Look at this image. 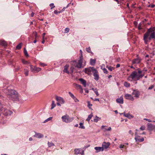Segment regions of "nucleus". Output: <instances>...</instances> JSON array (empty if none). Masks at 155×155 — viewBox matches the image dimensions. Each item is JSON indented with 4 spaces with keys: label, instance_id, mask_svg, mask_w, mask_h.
Returning <instances> with one entry per match:
<instances>
[{
    "label": "nucleus",
    "instance_id": "f257e3e1",
    "mask_svg": "<svg viewBox=\"0 0 155 155\" xmlns=\"http://www.w3.org/2000/svg\"><path fill=\"white\" fill-rule=\"evenodd\" d=\"M152 38L155 39V32L153 29L150 28L144 34L143 40L145 43L147 44L148 42L150 41Z\"/></svg>",
    "mask_w": 155,
    "mask_h": 155
},
{
    "label": "nucleus",
    "instance_id": "f03ea898",
    "mask_svg": "<svg viewBox=\"0 0 155 155\" xmlns=\"http://www.w3.org/2000/svg\"><path fill=\"white\" fill-rule=\"evenodd\" d=\"M142 71L140 70H138V73L136 71L133 72L129 76L127 80L129 81H131L132 80L134 81H137L140 78L143 77L144 75L142 74Z\"/></svg>",
    "mask_w": 155,
    "mask_h": 155
},
{
    "label": "nucleus",
    "instance_id": "7ed1b4c3",
    "mask_svg": "<svg viewBox=\"0 0 155 155\" xmlns=\"http://www.w3.org/2000/svg\"><path fill=\"white\" fill-rule=\"evenodd\" d=\"M6 93L9 96V98L13 101H17L18 100V96L17 92L14 90L8 89Z\"/></svg>",
    "mask_w": 155,
    "mask_h": 155
},
{
    "label": "nucleus",
    "instance_id": "20e7f679",
    "mask_svg": "<svg viewBox=\"0 0 155 155\" xmlns=\"http://www.w3.org/2000/svg\"><path fill=\"white\" fill-rule=\"evenodd\" d=\"M83 60V57H80L78 61V64L75 65V66L78 68H83L82 62Z\"/></svg>",
    "mask_w": 155,
    "mask_h": 155
},
{
    "label": "nucleus",
    "instance_id": "39448f33",
    "mask_svg": "<svg viewBox=\"0 0 155 155\" xmlns=\"http://www.w3.org/2000/svg\"><path fill=\"white\" fill-rule=\"evenodd\" d=\"M41 68L36 67L35 66L30 65V70L31 72L34 73L38 72L41 70Z\"/></svg>",
    "mask_w": 155,
    "mask_h": 155
},
{
    "label": "nucleus",
    "instance_id": "423d86ee",
    "mask_svg": "<svg viewBox=\"0 0 155 155\" xmlns=\"http://www.w3.org/2000/svg\"><path fill=\"white\" fill-rule=\"evenodd\" d=\"M3 110L2 111L3 114L5 116L10 115L12 113V112L9 110L5 109V108H3Z\"/></svg>",
    "mask_w": 155,
    "mask_h": 155
},
{
    "label": "nucleus",
    "instance_id": "0eeeda50",
    "mask_svg": "<svg viewBox=\"0 0 155 155\" xmlns=\"http://www.w3.org/2000/svg\"><path fill=\"white\" fill-rule=\"evenodd\" d=\"M75 154L76 155L80 154L83 155L84 154V151L82 149H76L74 150Z\"/></svg>",
    "mask_w": 155,
    "mask_h": 155
},
{
    "label": "nucleus",
    "instance_id": "6e6552de",
    "mask_svg": "<svg viewBox=\"0 0 155 155\" xmlns=\"http://www.w3.org/2000/svg\"><path fill=\"white\" fill-rule=\"evenodd\" d=\"M110 145V143L109 142H104L102 144V148L103 150L104 149H107L108 148Z\"/></svg>",
    "mask_w": 155,
    "mask_h": 155
},
{
    "label": "nucleus",
    "instance_id": "1a4fd4ad",
    "mask_svg": "<svg viewBox=\"0 0 155 155\" xmlns=\"http://www.w3.org/2000/svg\"><path fill=\"white\" fill-rule=\"evenodd\" d=\"M96 69H94V67H89L87 68H85V69L84 71L85 73L89 74L90 73L91 71H92L93 72H94V70H95Z\"/></svg>",
    "mask_w": 155,
    "mask_h": 155
},
{
    "label": "nucleus",
    "instance_id": "9d476101",
    "mask_svg": "<svg viewBox=\"0 0 155 155\" xmlns=\"http://www.w3.org/2000/svg\"><path fill=\"white\" fill-rule=\"evenodd\" d=\"M135 140L136 141H138L139 142H142L144 140V139L143 137H140L139 136L137 135L135 137Z\"/></svg>",
    "mask_w": 155,
    "mask_h": 155
},
{
    "label": "nucleus",
    "instance_id": "9b49d317",
    "mask_svg": "<svg viewBox=\"0 0 155 155\" xmlns=\"http://www.w3.org/2000/svg\"><path fill=\"white\" fill-rule=\"evenodd\" d=\"M124 97L126 99L132 101H133L134 100L133 97L130 94H125Z\"/></svg>",
    "mask_w": 155,
    "mask_h": 155
},
{
    "label": "nucleus",
    "instance_id": "f8f14e48",
    "mask_svg": "<svg viewBox=\"0 0 155 155\" xmlns=\"http://www.w3.org/2000/svg\"><path fill=\"white\" fill-rule=\"evenodd\" d=\"M132 94L134 95V97L138 98L140 95V92L136 90H134Z\"/></svg>",
    "mask_w": 155,
    "mask_h": 155
},
{
    "label": "nucleus",
    "instance_id": "ddd939ff",
    "mask_svg": "<svg viewBox=\"0 0 155 155\" xmlns=\"http://www.w3.org/2000/svg\"><path fill=\"white\" fill-rule=\"evenodd\" d=\"M56 99L58 102L60 103L61 104H63L64 103V99L62 98L61 97H58L56 96Z\"/></svg>",
    "mask_w": 155,
    "mask_h": 155
},
{
    "label": "nucleus",
    "instance_id": "4468645a",
    "mask_svg": "<svg viewBox=\"0 0 155 155\" xmlns=\"http://www.w3.org/2000/svg\"><path fill=\"white\" fill-rule=\"evenodd\" d=\"M94 72L93 73V76L94 77V79L96 81H97L99 79V76L98 74V72L97 70H94Z\"/></svg>",
    "mask_w": 155,
    "mask_h": 155
},
{
    "label": "nucleus",
    "instance_id": "2eb2a0df",
    "mask_svg": "<svg viewBox=\"0 0 155 155\" xmlns=\"http://www.w3.org/2000/svg\"><path fill=\"white\" fill-rule=\"evenodd\" d=\"M147 125V129L149 130H152L154 128H155V125H153L150 123H148Z\"/></svg>",
    "mask_w": 155,
    "mask_h": 155
},
{
    "label": "nucleus",
    "instance_id": "dca6fc26",
    "mask_svg": "<svg viewBox=\"0 0 155 155\" xmlns=\"http://www.w3.org/2000/svg\"><path fill=\"white\" fill-rule=\"evenodd\" d=\"M68 94H69L70 96L73 99L74 101L75 102H77L79 101L78 100L76 97L72 93L70 92H69Z\"/></svg>",
    "mask_w": 155,
    "mask_h": 155
},
{
    "label": "nucleus",
    "instance_id": "f3484780",
    "mask_svg": "<svg viewBox=\"0 0 155 155\" xmlns=\"http://www.w3.org/2000/svg\"><path fill=\"white\" fill-rule=\"evenodd\" d=\"M62 120L63 122L67 123L68 122V116L66 114L65 115L61 117Z\"/></svg>",
    "mask_w": 155,
    "mask_h": 155
},
{
    "label": "nucleus",
    "instance_id": "a211bd4d",
    "mask_svg": "<svg viewBox=\"0 0 155 155\" xmlns=\"http://www.w3.org/2000/svg\"><path fill=\"white\" fill-rule=\"evenodd\" d=\"M141 61V59L139 58L135 59L132 61L133 64H137L139 63Z\"/></svg>",
    "mask_w": 155,
    "mask_h": 155
},
{
    "label": "nucleus",
    "instance_id": "6ab92c4d",
    "mask_svg": "<svg viewBox=\"0 0 155 155\" xmlns=\"http://www.w3.org/2000/svg\"><path fill=\"white\" fill-rule=\"evenodd\" d=\"M34 136L38 138H41L43 137L44 135L41 134L36 133Z\"/></svg>",
    "mask_w": 155,
    "mask_h": 155
},
{
    "label": "nucleus",
    "instance_id": "aec40b11",
    "mask_svg": "<svg viewBox=\"0 0 155 155\" xmlns=\"http://www.w3.org/2000/svg\"><path fill=\"white\" fill-rule=\"evenodd\" d=\"M116 101L117 103L120 104H123L124 103L123 98L122 96L117 99Z\"/></svg>",
    "mask_w": 155,
    "mask_h": 155
},
{
    "label": "nucleus",
    "instance_id": "412c9836",
    "mask_svg": "<svg viewBox=\"0 0 155 155\" xmlns=\"http://www.w3.org/2000/svg\"><path fill=\"white\" fill-rule=\"evenodd\" d=\"M94 148L96 150V153H98L101 151H103L104 150L102 147H95Z\"/></svg>",
    "mask_w": 155,
    "mask_h": 155
},
{
    "label": "nucleus",
    "instance_id": "4be33fe9",
    "mask_svg": "<svg viewBox=\"0 0 155 155\" xmlns=\"http://www.w3.org/2000/svg\"><path fill=\"white\" fill-rule=\"evenodd\" d=\"M0 45L4 46H7V43L5 41L1 40H0Z\"/></svg>",
    "mask_w": 155,
    "mask_h": 155
},
{
    "label": "nucleus",
    "instance_id": "5701e85b",
    "mask_svg": "<svg viewBox=\"0 0 155 155\" xmlns=\"http://www.w3.org/2000/svg\"><path fill=\"white\" fill-rule=\"evenodd\" d=\"M79 80L81 81V83L83 84L84 86L85 87H86V81L84 79L82 78H80L79 79Z\"/></svg>",
    "mask_w": 155,
    "mask_h": 155
},
{
    "label": "nucleus",
    "instance_id": "b1692460",
    "mask_svg": "<svg viewBox=\"0 0 155 155\" xmlns=\"http://www.w3.org/2000/svg\"><path fill=\"white\" fill-rule=\"evenodd\" d=\"M124 115L125 117H127L129 118L130 119L133 117L132 115L129 114L124 113Z\"/></svg>",
    "mask_w": 155,
    "mask_h": 155
},
{
    "label": "nucleus",
    "instance_id": "393cba45",
    "mask_svg": "<svg viewBox=\"0 0 155 155\" xmlns=\"http://www.w3.org/2000/svg\"><path fill=\"white\" fill-rule=\"evenodd\" d=\"M96 62V60L95 59H91L90 60V63L92 65H94L95 64Z\"/></svg>",
    "mask_w": 155,
    "mask_h": 155
},
{
    "label": "nucleus",
    "instance_id": "a878e982",
    "mask_svg": "<svg viewBox=\"0 0 155 155\" xmlns=\"http://www.w3.org/2000/svg\"><path fill=\"white\" fill-rule=\"evenodd\" d=\"M63 72L65 73H68V65H67L64 66Z\"/></svg>",
    "mask_w": 155,
    "mask_h": 155
},
{
    "label": "nucleus",
    "instance_id": "bb28decb",
    "mask_svg": "<svg viewBox=\"0 0 155 155\" xmlns=\"http://www.w3.org/2000/svg\"><path fill=\"white\" fill-rule=\"evenodd\" d=\"M51 110L53 109L56 106V105L55 104L54 101H52V104L51 105Z\"/></svg>",
    "mask_w": 155,
    "mask_h": 155
},
{
    "label": "nucleus",
    "instance_id": "cd10ccee",
    "mask_svg": "<svg viewBox=\"0 0 155 155\" xmlns=\"http://www.w3.org/2000/svg\"><path fill=\"white\" fill-rule=\"evenodd\" d=\"M22 45L21 43H20L18 44L16 47V49L17 50L20 49L21 48Z\"/></svg>",
    "mask_w": 155,
    "mask_h": 155
},
{
    "label": "nucleus",
    "instance_id": "c85d7f7f",
    "mask_svg": "<svg viewBox=\"0 0 155 155\" xmlns=\"http://www.w3.org/2000/svg\"><path fill=\"white\" fill-rule=\"evenodd\" d=\"M124 85L126 87H129L130 86V84L127 82H125L124 83Z\"/></svg>",
    "mask_w": 155,
    "mask_h": 155
},
{
    "label": "nucleus",
    "instance_id": "c756f323",
    "mask_svg": "<svg viewBox=\"0 0 155 155\" xmlns=\"http://www.w3.org/2000/svg\"><path fill=\"white\" fill-rule=\"evenodd\" d=\"M77 87L80 90V91L81 93L83 92V89L81 86L80 85H77Z\"/></svg>",
    "mask_w": 155,
    "mask_h": 155
},
{
    "label": "nucleus",
    "instance_id": "7c9ffc66",
    "mask_svg": "<svg viewBox=\"0 0 155 155\" xmlns=\"http://www.w3.org/2000/svg\"><path fill=\"white\" fill-rule=\"evenodd\" d=\"M92 116H93V115L92 114H91L90 115H89L87 119L86 120L88 122L92 118Z\"/></svg>",
    "mask_w": 155,
    "mask_h": 155
},
{
    "label": "nucleus",
    "instance_id": "2f4dec72",
    "mask_svg": "<svg viewBox=\"0 0 155 155\" xmlns=\"http://www.w3.org/2000/svg\"><path fill=\"white\" fill-rule=\"evenodd\" d=\"M48 144L49 147H51V146H54V143L52 142L50 143L49 142H48Z\"/></svg>",
    "mask_w": 155,
    "mask_h": 155
},
{
    "label": "nucleus",
    "instance_id": "473e14b6",
    "mask_svg": "<svg viewBox=\"0 0 155 155\" xmlns=\"http://www.w3.org/2000/svg\"><path fill=\"white\" fill-rule=\"evenodd\" d=\"M80 126L79 127V128L82 129H84L85 127L83 125V123H80L79 124Z\"/></svg>",
    "mask_w": 155,
    "mask_h": 155
},
{
    "label": "nucleus",
    "instance_id": "72a5a7b5",
    "mask_svg": "<svg viewBox=\"0 0 155 155\" xmlns=\"http://www.w3.org/2000/svg\"><path fill=\"white\" fill-rule=\"evenodd\" d=\"M92 90L94 91L95 93L97 96H98L99 95V94L97 90V89H94L93 88H92Z\"/></svg>",
    "mask_w": 155,
    "mask_h": 155
},
{
    "label": "nucleus",
    "instance_id": "f704fd0d",
    "mask_svg": "<svg viewBox=\"0 0 155 155\" xmlns=\"http://www.w3.org/2000/svg\"><path fill=\"white\" fill-rule=\"evenodd\" d=\"M24 53L25 54V56L26 57H28L29 56V55L27 53V51L25 48H24Z\"/></svg>",
    "mask_w": 155,
    "mask_h": 155
},
{
    "label": "nucleus",
    "instance_id": "c9c22d12",
    "mask_svg": "<svg viewBox=\"0 0 155 155\" xmlns=\"http://www.w3.org/2000/svg\"><path fill=\"white\" fill-rule=\"evenodd\" d=\"M52 117H49V118H48V119H47L45 120L44 121V123H46L49 121H50V120H52Z\"/></svg>",
    "mask_w": 155,
    "mask_h": 155
},
{
    "label": "nucleus",
    "instance_id": "e433bc0d",
    "mask_svg": "<svg viewBox=\"0 0 155 155\" xmlns=\"http://www.w3.org/2000/svg\"><path fill=\"white\" fill-rule=\"evenodd\" d=\"M25 74L26 76H27L28 74V71L27 69H24Z\"/></svg>",
    "mask_w": 155,
    "mask_h": 155
},
{
    "label": "nucleus",
    "instance_id": "4c0bfd02",
    "mask_svg": "<svg viewBox=\"0 0 155 155\" xmlns=\"http://www.w3.org/2000/svg\"><path fill=\"white\" fill-rule=\"evenodd\" d=\"M101 118H99V117L96 116L95 118L94 119V122H97L99 120V119H100Z\"/></svg>",
    "mask_w": 155,
    "mask_h": 155
},
{
    "label": "nucleus",
    "instance_id": "58836bf2",
    "mask_svg": "<svg viewBox=\"0 0 155 155\" xmlns=\"http://www.w3.org/2000/svg\"><path fill=\"white\" fill-rule=\"evenodd\" d=\"M87 104H88V107H89V108L91 109V106H92V104L90 103V101H87Z\"/></svg>",
    "mask_w": 155,
    "mask_h": 155
},
{
    "label": "nucleus",
    "instance_id": "ea45409f",
    "mask_svg": "<svg viewBox=\"0 0 155 155\" xmlns=\"http://www.w3.org/2000/svg\"><path fill=\"white\" fill-rule=\"evenodd\" d=\"M49 5L51 7V9H52L55 7V6L54 5V4L53 3L50 4Z\"/></svg>",
    "mask_w": 155,
    "mask_h": 155
},
{
    "label": "nucleus",
    "instance_id": "a19ab883",
    "mask_svg": "<svg viewBox=\"0 0 155 155\" xmlns=\"http://www.w3.org/2000/svg\"><path fill=\"white\" fill-rule=\"evenodd\" d=\"M86 50L87 52L89 53L91 52V50L90 47L87 48H86Z\"/></svg>",
    "mask_w": 155,
    "mask_h": 155
},
{
    "label": "nucleus",
    "instance_id": "79ce46f5",
    "mask_svg": "<svg viewBox=\"0 0 155 155\" xmlns=\"http://www.w3.org/2000/svg\"><path fill=\"white\" fill-rule=\"evenodd\" d=\"M22 62L24 64H26L29 63V62L28 61H25L24 59H22Z\"/></svg>",
    "mask_w": 155,
    "mask_h": 155
},
{
    "label": "nucleus",
    "instance_id": "37998d69",
    "mask_svg": "<svg viewBox=\"0 0 155 155\" xmlns=\"http://www.w3.org/2000/svg\"><path fill=\"white\" fill-rule=\"evenodd\" d=\"M145 127L144 126H142L140 128V130H144L145 129Z\"/></svg>",
    "mask_w": 155,
    "mask_h": 155
},
{
    "label": "nucleus",
    "instance_id": "c03bdc74",
    "mask_svg": "<svg viewBox=\"0 0 155 155\" xmlns=\"http://www.w3.org/2000/svg\"><path fill=\"white\" fill-rule=\"evenodd\" d=\"M70 69L71 73H73L74 68L73 67H71Z\"/></svg>",
    "mask_w": 155,
    "mask_h": 155
},
{
    "label": "nucleus",
    "instance_id": "a18cd8bd",
    "mask_svg": "<svg viewBox=\"0 0 155 155\" xmlns=\"http://www.w3.org/2000/svg\"><path fill=\"white\" fill-rule=\"evenodd\" d=\"M141 23H140L139 25H138V28L139 30H140L142 29L141 27Z\"/></svg>",
    "mask_w": 155,
    "mask_h": 155
},
{
    "label": "nucleus",
    "instance_id": "49530a36",
    "mask_svg": "<svg viewBox=\"0 0 155 155\" xmlns=\"http://www.w3.org/2000/svg\"><path fill=\"white\" fill-rule=\"evenodd\" d=\"M107 68L111 71H112L113 69H114L113 67H107Z\"/></svg>",
    "mask_w": 155,
    "mask_h": 155
},
{
    "label": "nucleus",
    "instance_id": "de8ad7c7",
    "mask_svg": "<svg viewBox=\"0 0 155 155\" xmlns=\"http://www.w3.org/2000/svg\"><path fill=\"white\" fill-rule=\"evenodd\" d=\"M106 127V126H103V125L102 126V127H101L102 128L104 129V131H107V130H107V129L106 128H104V127Z\"/></svg>",
    "mask_w": 155,
    "mask_h": 155
},
{
    "label": "nucleus",
    "instance_id": "09e8293b",
    "mask_svg": "<svg viewBox=\"0 0 155 155\" xmlns=\"http://www.w3.org/2000/svg\"><path fill=\"white\" fill-rule=\"evenodd\" d=\"M103 71L104 73L106 74L107 73L108 71L105 68H104L103 69Z\"/></svg>",
    "mask_w": 155,
    "mask_h": 155
},
{
    "label": "nucleus",
    "instance_id": "8fccbe9b",
    "mask_svg": "<svg viewBox=\"0 0 155 155\" xmlns=\"http://www.w3.org/2000/svg\"><path fill=\"white\" fill-rule=\"evenodd\" d=\"M61 12H58V11L56 10H55L54 11V13L55 14H58V13H60Z\"/></svg>",
    "mask_w": 155,
    "mask_h": 155
},
{
    "label": "nucleus",
    "instance_id": "3c124183",
    "mask_svg": "<svg viewBox=\"0 0 155 155\" xmlns=\"http://www.w3.org/2000/svg\"><path fill=\"white\" fill-rule=\"evenodd\" d=\"M3 108L2 106V104L1 103H0V111H2L3 110Z\"/></svg>",
    "mask_w": 155,
    "mask_h": 155
},
{
    "label": "nucleus",
    "instance_id": "603ef678",
    "mask_svg": "<svg viewBox=\"0 0 155 155\" xmlns=\"http://www.w3.org/2000/svg\"><path fill=\"white\" fill-rule=\"evenodd\" d=\"M154 86L153 85H151L148 87V89L149 90H151L154 87Z\"/></svg>",
    "mask_w": 155,
    "mask_h": 155
},
{
    "label": "nucleus",
    "instance_id": "864d4df0",
    "mask_svg": "<svg viewBox=\"0 0 155 155\" xmlns=\"http://www.w3.org/2000/svg\"><path fill=\"white\" fill-rule=\"evenodd\" d=\"M129 133L132 136H133L134 134V133L132 132V131L131 130H130L129 131Z\"/></svg>",
    "mask_w": 155,
    "mask_h": 155
},
{
    "label": "nucleus",
    "instance_id": "5fc2aeb1",
    "mask_svg": "<svg viewBox=\"0 0 155 155\" xmlns=\"http://www.w3.org/2000/svg\"><path fill=\"white\" fill-rule=\"evenodd\" d=\"M80 51L81 53V55L80 57H83L82 51H81V50H80Z\"/></svg>",
    "mask_w": 155,
    "mask_h": 155
},
{
    "label": "nucleus",
    "instance_id": "6e6d98bb",
    "mask_svg": "<svg viewBox=\"0 0 155 155\" xmlns=\"http://www.w3.org/2000/svg\"><path fill=\"white\" fill-rule=\"evenodd\" d=\"M72 63V64H75L76 62V61H73L71 62Z\"/></svg>",
    "mask_w": 155,
    "mask_h": 155
},
{
    "label": "nucleus",
    "instance_id": "4d7b16f0",
    "mask_svg": "<svg viewBox=\"0 0 155 155\" xmlns=\"http://www.w3.org/2000/svg\"><path fill=\"white\" fill-rule=\"evenodd\" d=\"M124 145L123 144H120V148H123L124 147Z\"/></svg>",
    "mask_w": 155,
    "mask_h": 155
},
{
    "label": "nucleus",
    "instance_id": "13d9d810",
    "mask_svg": "<svg viewBox=\"0 0 155 155\" xmlns=\"http://www.w3.org/2000/svg\"><path fill=\"white\" fill-rule=\"evenodd\" d=\"M144 120L147 121L149 122H151V121L150 120V119H147L145 118Z\"/></svg>",
    "mask_w": 155,
    "mask_h": 155
},
{
    "label": "nucleus",
    "instance_id": "bf43d9fd",
    "mask_svg": "<svg viewBox=\"0 0 155 155\" xmlns=\"http://www.w3.org/2000/svg\"><path fill=\"white\" fill-rule=\"evenodd\" d=\"M40 65H41V66H45V64H43V63H40Z\"/></svg>",
    "mask_w": 155,
    "mask_h": 155
},
{
    "label": "nucleus",
    "instance_id": "052dcab7",
    "mask_svg": "<svg viewBox=\"0 0 155 155\" xmlns=\"http://www.w3.org/2000/svg\"><path fill=\"white\" fill-rule=\"evenodd\" d=\"M68 28H66L65 29V31L64 32L67 33V32H68Z\"/></svg>",
    "mask_w": 155,
    "mask_h": 155
},
{
    "label": "nucleus",
    "instance_id": "680f3d73",
    "mask_svg": "<svg viewBox=\"0 0 155 155\" xmlns=\"http://www.w3.org/2000/svg\"><path fill=\"white\" fill-rule=\"evenodd\" d=\"M35 38L36 39V38H37V32H35Z\"/></svg>",
    "mask_w": 155,
    "mask_h": 155
},
{
    "label": "nucleus",
    "instance_id": "e2e57ef3",
    "mask_svg": "<svg viewBox=\"0 0 155 155\" xmlns=\"http://www.w3.org/2000/svg\"><path fill=\"white\" fill-rule=\"evenodd\" d=\"M111 127H109L108 129H107V130H107V131H110L111 130Z\"/></svg>",
    "mask_w": 155,
    "mask_h": 155
},
{
    "label": "nucleus",
    "instance_id": "0e129e2a",
    "mask_svg": "<svg viewBox=\"0 0 155 155\" xmlns=\"http://www.w3.org/2000/svg\"><path fill=\"white\" fill-rule=\"evenodd\" d=\"M120 64H117V65H116V67L117 68H118L119 67H120Z\"/></svg>",
    "mask_w": 155,
    "mask_h": 155
},
{
    "label": "nucleus",
    "instance_id": "69168bd1",
    "mask_svg": "<svg viewBox=\"0 0 155 155\" xmlns=\"http://www.w3.org/2000/svg\"><path fill=\"white\" fill-rule=\"evenodd\" d=\"M94 101H99V100L98 98H95V99L94 100Z\"/></svg>",
    "mask_w": 155,
    "mask_h": 155
},
{
    "label": "nucleus",
    "instance_id": "338daca9",
    "mask_svg": "<svg viewBox=\"0 0 155 155\" xmlns=\"http://www.w3.org/2000/svg\"><path fill=\"white\" fill-rule=\"evenodd\" d=\"M60 103H59L58 102L57 103V105L58 106H61V104H60Z\"/></svg>",
    "mask_w": 155,
    "mask_h": 155
},
{
    "label": "nucleus",
    "instance_id": "774afa93",
    "mask_svg": "<svg viewBox=\"0 0 155 155\" xmlns=\"http://www.w3.org/2000/svg\"><path fill=\"white\" fill-rule=\"evenodd\" d=\"M151 7L152 8H153L155 6V5L154 4L151 5H150Z\"/></svg>",
    "mask_w": 155,
    "mask_h": 155
}]
</instances>
